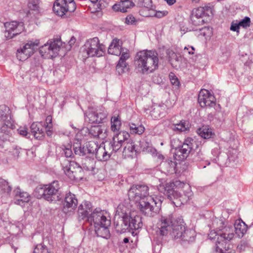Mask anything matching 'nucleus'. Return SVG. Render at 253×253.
Returning a JSON list of instances; mask_svg holds the SVG:
<instances>
[{
    "mask_svg": "<svg viewBox=\"0 0 253 253\" xmlns=\"http://www.w3.org/2000/svg\"><path fill=\"white\" fill-rule=\"evenodd\" d=\"M134 63L142 73H152L158 68V53L153 50L140 51L135 57Z\"/></svg>",
    "mask_w": 253,
    "mask_h": 253,
    "instance_id": "f257e3e1",
    "label": "nucleus"
},
{
    "mask_svg": "<svg viewBox=\"0 0 253 253\" xmlns=\"http://www.w3.org/2000/svg\"><path fill=\"white\" fill-rule=\"evenodd\" d=\"M91 218L97 235L104 238H109L110 236L108 229L111 225L110 217H107L104 212H95Z\"/></svg>",
    "mask_w": 253,
    "mask_h": 253,
    "instance_id": "f03ea898",
    "label": "nucleus"
},
{
    "mask_svg": "<svg viewBox=\"0 0 253 253\" xmlns=\"http://www.w3.org/2000/svg\"><path fill=\"white\" fill-rule=\"evenodd\" d=\"M162 200L158 197L150 196L138 204L137 207L144 215L153 217L158 213L162 205Z\"/></svg>",
    "mask_w": 253,
    "mask_h": 253,
    "instance_id": "7ed1b4c3",
    "label": "nucleus"
},
{
    "mask_svg": "<svg viewBox=\"0 0 253 253\" xmlns=\"http://www.w3.org/2000/svg\"><path fill=\"white\" fill-rule=\"evenodd\" d=\"M217 223L220 226L218 228V237L217 238L216 243L226 251L229 249V242L234 237V229L233 226H224V223L221 220H217Z\"/></svg>",
    "mask_w": 253,
    "mask_h": 253,
    "instance_id": "20e7f679",
    "label": "nucleus"
},
{
    "mask_svg": "<svg viewBox=\"0 0 253 253\" xmlns=\"http://www.w3.org/2000/svg\"><path fill=\"white\" fill-rule=\"evenodd\" d=\"M61 165L65 174L71 180H81L83 178L82 167L75 161L65 159L61 162Z\"/></svg>",
    "mask_w": 253,
    "mask_h": 253,
    "instance_id": "39448f33",
    "label": "nucleus"
},
{
    "mask_svg": "<svg viewBox=\"0 0 253 253\" xmlns=\"http://www.w3.org/2000/svg\"><path fill=\"white\" fill-rule=\"evenodd\" d=\"M84 49L89 57H101L105 52V46L100 42L97 37L88 40L84 45Z\"/></svg>",
    "mask_w": 253,
    "mask_h": 253,
    "instance_id": "423d86ee",
    "label": "nucleus"
},
{
    "mask_svg": "<svg viewBox=\"0 0 253 253\" xmlns=\"http://www.w3.org/2000/svg\"><path fill=\"white\" fill-rule=\"evenodd\" d=\"M180 224L174 219L172 214L162 216L157 223L158 232L162 236H166L169 233L171 235L174 228Z\"/></svg>",
    "mask_w": 253,
    "mask_h": 253,
    "instance_id": "0eeeda50",
    "label": "nucleus"
},
{
    "mask_svg": "<svg viewBox=\"0 0 253 253\" xmlns=\"http://www.w3.org/2000/svg\"><path fill=\"white\" fill-rule=\"evenodd\" d=\"M149 188L145 185H133L128 191L127 195L130 201L140 204L142 201L149 197Z\"/></svg>",
    "mask_w": 253,
    "mask_h": 253,
    "instance_id": "6e6552de",
    "label": "nucleus"
},
{
    "mask_svg": "<svg viewBox=\"0 0 253 253\" xmlns=\"http://www.w3.org/2000/svg\"><path fill=\"white\" fill-rule=\"evenodd\" d=\"M76 9V4L74 0H56L53 6L54 12L60 16L68 12H73Z\"/></svg>",
    "mask_w": 253,
    "mask_h": 253,
    "instance_id": "1a4fd4ad",
    "label": "nucleus"
},
{
    "mask_svg": "<svg viewBox=\"0 0 253 253\" xmlns=\"http://www.w3.org/2000/svg\"><path fill=\"white\" fill-rule=\"evenodd\" d=\"M1 126L0 128V145L4 143V145L10 144V138L12 134V130L15 128L12 120L0 122Z\"/></svg>",
    "mask_w": 253,
    "mask_h": 253,
    "instance_id": "9d476101",
    "label": "nucleus"
},
{
    "mask_svg": "<svg viewBox=\"0 0 253 253\" xmlns=\"http://www.w3.org/2000/svg\"><path fill=\"white\" fill-rule=\"evenodd\" d=\"M40 44L38 40L28 41L20 49L17 50V57L20 60H25L33 54Z\"/></svg>",
    "mask_w": 253,
    "mask_h": 253,
    "instance_id": "9b49d317",
    "label": "nucleus"
},
{
    "mask_svg": "<svg viewBox=\"0 0 253 253\" xmlns=\"http://www.w3.org/2000/svg\"><path fill=\"white\" fill-rule=\"evenodd\" d=\"M92 211V205L90 202L88 201H84L78 207V219L79 221H85L92 223V216L95 212H104L103 211H98L97 210H94L93 212L89 215V213Z\"/></svg>",
    "mask_w": 253,
    "mask_h": 253,
    "instance_id": "f8f14e48",
    "label": "nucleus"
},
{
    "mask_svg": "<svg viewBox=\"0 0 253 253\" xmlns=\"http://www.w3.org/2000/svg\"><path fill=\"white\" fill-rule=\"evenodd\" d=\"M198 102L202 107H209L220 108V105H216L215 98L209 90L203 89L200 91L198 95Z\"/></svg>",
    "mask_w": 253,
    "mask_h": 253,
    "instance_id": "ddd939ff",
    "label": "nucleus"
},
{
    "mask_svg": "<svg viewBox=\"0 0 253 253\" xmlns=\"http://www.w3.org/2000/svg\"><path fill=\"white\" fill-rule=\"evenodd\" d=\"M5 30L4 36L7 39H11L23 31L24 24L22 22L12 21L4 23Z\"/></svg>",
    "mask_w": 253,
    "mask_h": 253,
    "instance_id": "4468645a",
    "label": "nucleus"
},
{
    "mask_svg": "<svg viewBox=\"0 0 253 253\" xmlns=\"http://www.w3.org/2000/svg\"><path fill=\"white\" fill-rule=\"evenodd\" d=\"M183 185L182 193L181 192L177 191L174 194V200L172 202L174 205L184 204L188 201L191 200L193 197V193L192 192L191 187L188 185H185L184 183Z\"/></svg>",
    "mask_w": 253,
    "mask_h": 253,
    "instance_id": "2eb2a0df",
    "label": "nucleus"
},
{
    "mask_svg": "<svg viewBox=\"0 0 253 253\" xmlns=\"http://www.w3.org/2000/svg\"><path fill=\"white\" fill-rule=\"evenodd\" d=\"M194 233L190 229H185L184 225L180 224L173 229L171 236L174 239H181V240L188 242L194 240Z\"/></svg>",
    "mask_w": 253,
    "mask_h": 253,
    "instance_id": "dca6fc26",
    "label": "nucleus"
},
{
    "mask_svg": "<svg viewBox=\"0 0 253 253\" xmlns=\"http://www.w3.org/2000/svg\"><path fill=\"white\" fill-rule=\"evenodd\" d=\"M181 183L179 181H176L173 182H169L165 185L160 184L158 187V190L167 196L168 198L172 201L174 199V194L178 191L177 186Z\"/></svg>",
    "mask_w": 253,
    "mask_h": 253,
    "instance_id": "f3484780",
    "label": "nucleus"
},
{
    "mask_svg": "<svg viewBox=\"0 0 253 253\" xmlns=\"http://www.w3.org/2000/svg\"><path fill=\"white\" fill-rule=\"evenodd\" d=\"M78 205V200L74 194L69 192L65 197L63 211L65 212L73 211Z\"/></svg>",
    "mask_w": 253,
    "mask_h": 253,
    "instance_id": "a211bd4d",
    "label": "nucleus"
},
{
    "mask_svg": "<svg viewBox=\"0 0 253 253\" xmlns=\"http://www.w3.org/2000/svg\"><path fill=\"white\" fill-rule=\"evenodd\" d=\"M59 189V185L57 181H54L51 184L45 185L46 200L48 201H53Z\"/></svg>",
    "mask_w": 253,
    "mask_h": 253,
    "instance_id": "6ab92c4d",
    "label": "nucleus"
},
{
    "mask_svg": "<svg viewBox=\"0 0 253 253\" xmlns=\"http://www.w3.org/2000/svg\"><path fill=\"white\" fill-rule=\"evenodd\" d=\"M106 116L104 113H98L92 111H89L86 115L85 120L91 124H99L103 122Z\"/></svg>",
    "mask_w": 253,
    "mask_h": 253,
    "instance_id": "aec40b11",
    "label": "nucleus"
},
{
    "mask_svg": "<svg viewBox=\"0 0 253 253\" xmlns=\"http://www.w3.org/2000/svg\"><path fill=\"white\" fill-rule=\"evenodd\" d=\"M128 217L118 218L114 223L117 232L122 234L127 231L129 232V226H128Z\"/></svg>",
    "mask_w": 253,
    "mask_h": 253,
    "instance_id": "412c9836",
    "label": "nucleus"
},
{
    "mask_svg": "<svg viewBox=\"0 0 253 253\" xmlns=\"http://www.w3.org/2000/svg\"><path fill=\"white\" fill-rule=\"evenodd\" d=\"M15 204L21 205L23 203H27L30 201V195L26 192H22L19 188L14 190Z\"/></svg>",
    "mask_w": 253,
    "mask_h": 253,
    "instance_id": "4be33fe9",
    "label": "nucleus"
},
{
    "mask_svg": "<svg viewBox=\"0 0 253 253\" xmlns=\"http://www.w3.org/2000/svg\"><path fill=\"white\" fill-rule=\"evenodd\" d=\"M128 226H129V232L131 230H136L142 227L143 223L142 218L139 215H135L134 217L128 216Z\"/></svg>",
    "mask_w": 253,
    "mask_h": 253,
    "instance_id": "5701e85b",
    "label": "nucleus"
},
{
    "mask_svg": "<svg viewBox=\"0 0 253 253\" xmlns=\"http://www.w3.org/2000/svg\"><path fill=\"white\" fill-rule=\"evenodd\" d=\"M134 4L130 0H120L119 4H115L113 6V8L116 11H120L123 13L127 12V9L133 7Z\"/></svg>",
    "mask_w": 253,
    "mask_h": 253,
    "instance_id": "b1692460",
    "label": "nucleus"
},
{
    "mask_svg": "<svg viewBox=\"0 0 253 253\" xmlns=\"http://www.w3.org/2000/svg\"><path fill=\"white\" fill-rule=\"evenodd\" d=\"M120 41L117 39H113L108 49L109 54L119 56L122 53V47Z\"/></svg>",
    "mask_w": 253,
    "mask_h": 253,
    "instance_id": "393cba45",
    "label": "nucleus"
},
{
    "mask_svg": "<svg viewBox=\"0 0 253 253\" xmlns=\"http://www.w3.org/2000/svg\"><path fill=\"white\" fill-rule=\"evenodd\" d=\"M89 134L94 137H98L101 139L106 138V129L102 128L100 126H92L89 129Z\"/></svg>",
    "mask_w": 253,
    "mask_h": 253,
    "instance_id": "a878e982",
    "label": "nucleus"
},
{
    "mask_svg": "<svg viewBox=\"0 0 253 253\" xmlns=\"http://www.w3.org/2000/svg\"><path fill=\"white\" fill-rule=\"evenodd\" d=\"M124 150L123 155L125 157H132L133 154L135 153V147L134 142L130 139L126 143H124Z\"/></svg>",
    "mask_w": 253,
    "mask_h": 253,
    "instance_id": "bb28decb",
    "label": "nucleus"
},
{
    "mask_svg": "<svg viewBox=\"0 0 253 253\" xmlns=\"http://www.w3.org/2000/svg\"><path fill=\"white\" fill-rule=\"evenodd\" d=\"M111 154L106 150L105 146H99L96 151L95 157L98 161H106L109 159Z\"/></svg>",
    "mask_w": 253,
    "mask_h": 253,
    "instance_id": "cd10ccee",
    "label": "nucleus"
},
{
    "mask_svg": "<svg viewBox=\"0 0 253 253\" xmlns=\"http://www.w3.org/2000/svg\"><path fill=\"white\" fill-rule=\"evenodd\" d=\"M57 152L59 153L58 155L66 158H71L73 155L72 145L69 143L57 147Z\"/></svg>",
    "mask_w": 253,
    "mask_h": 253,
    "instance_id": "c85d7f7f",
    "label": "nucleus"
},
{
    "mask_svg": "<svg viewBox=\"0 0 253 253\" xmlns=\"http://www.w3.org/2000/svg\"><path fill=\"white\" fill-rule=\"evenodd\" d=\"M235 233L239 238L242 237L247 230V226L243 221H236L233 226Z\"/></svg>",
    "mask_w": 253,
    "mask_h": 253,
    "instance_id": "c756f323",
    "label": "nucleus"
},
{
    "mask_svg": "<svg viewBox=\"0 0 253 253\" xmlns=\"http://www.w3.org/2000/svg\"><path fill=\"white\" fill-rule=\"evenodd\" d=\"M129 213V207L128 205H125L124 203L120 204L116 210V214L115 218H123V217H128Z\"/></svg>",
    "mask_w": 253,
    "mask_h": 253,
    "instance_id": "7c9ffc66",
    "label": "nucleus"
},
{
    "mask_svg": "<svg viewBox=\"0 0 253 253\" xmlns=\"http://www.w3.org/2000/svg\"><path fill=\"white\" fill-rule=\"evenodd\" d=\"M0 146L2 148H5V150H8L15 159L18 158L19 154L22 151V149L20 147L10 143L7 146L4 145V143L1 144Z\"/></svg>",
    "mask_w": 253,
    "mask_h": 253,
    "instance_id": "2f4dec72",
    "label": "nucleus"
},
{
    "mask_svg": "<svg viewBox=\"0 0 253 253\" xmlns=\"http://www.w3.org/2000/svg\"><path fill=\"white\" fill-rule=\"evenodd\" d=\"M113 138V141L117 142H120L124 144L128 141L129 137L130 136L129 133L126 131H122L120 132H115Z\"/></svg>",
    "mask_w": 253,
    "mask_h": 253,
    "instance_id": "473e14b6",
    "label": "nucleus"
},
{
    "mask_svg": "<svg viewBox=\"0 0 253 253\" xmlns=\"http://www.w3.org/2000/svg\"><path fill=\"white\" fill-rule=\"evenodd\" d=\"M12 120L10 110L5 105H0V122Z\"/></svg>",
    "mask_w": 253,
    "mask_h": 253,
    "instance_id": "72a5a7b5",
    "label": "nucleus"
},
{
    "mask_svg": "<svg viewBox=\"0 0 253 253\" xmlns=\"http://www.w3.org/2000/svg\"><path fill=\"white\" fill-rule=\"evenodd\" d=\"M198 134L204 139L211 138L214 134L208 126H203L197 130Z\"/></svg>",
    "mask_w": 253,
    "mask_h": 253,
    "instance_id": "f704fd0d",
    "label": "nucleus"
},
{
    "mask_svg": "<svg viewBox=\"0 0 253 253\" xmlns=\"http://www.w3.org/2000/svg\"><path fill=\"white\" fill-rule=\"evenodd\" d=\"M171 128L173 130L177 132H182L187 130L189 128V123L188 122L182 120L178 124H173L172 125Z\"/></svg>",
    "mask_w": 253,
    "mask_h": 253,
    "instance_id": "c9c22d12",
    "label": "nucleus"
},
{
    "mask_svg": "<svg viewBox=\"0 0 253 253\" xmlns=\"http://www.w3.org/2000/svg\"><path fill=\"white\" fill-rule=\"evenodd\" d=\"M175 157L177 160H183L186 159L191 152L186 148H183L182 147H179L175 150Z\"/></svg>",
    "mask_w": 253,
    "mask_h": 253,
    "instance_id": "e433bc0d",
    "label": "nucleus"
},
{
    "mask_svg": "<svg viewBox=\"0 0 253 253\" xmlns=\"http://www.w3.org/2000/svg\"><path fill=\"white\" fill-rule=\"evenodd\" d=\"M73 150L74 153L76 155L79 156H84L85 157L87 156L85 145L82 146L80 143H76L73 145Z\"/></svg>",
    "mask_w": 253,
    "mask_h": 253,
    "instance_id": "4c0bfd02",
    "label": "nucleus"
},
{
    "mask_svg": "<svg viewBox=\"0 0 253 253\" xmlns=\"http://www.w3.org/2000/svg\"><path fill=\"white\" fill-rule=\"evenodd\" d=\"M82 169L86 170H93L95 167V161L93 159H90L88 156H86L82 162Z\"/></svg>",
    "mask_w": 253,
    "mask_h": 253,
    "instance_id": "58836bf2",
    "label": "nucleus"
},
{
    "mask_svg": "<svg viewBox=\"0 0 253 253\" xmlns=\"http://www.w3.org/2000/svg\"><path fill=\"white\" fill-rule=\"evenodd\" d=\"M49 42L44 44L43 45L40 47L39 52L40 54L43 58H48L49 57H53V55L52 54Z\"/></svg>",
    "mask_w": 253,
    "mask_h": 253,
    "instance_id": "ea45409f",
    "label": "nucleus"
},
{
    "mask_svg": "<svg viewBox=\"0 0 253 253\" xmlns=\"http://www.w3.org/2000/svg\"><path fill=\"white\" fill-rule=\"evenodd\" d=\"M111 129L114 133L119 131L122 123L119 116H113L111 120Z\"/></svg>",
    "mask_w": 253,
    "mask_h": 253,
    "instance_id": "a19ab883",
    "label": "nucleus"
},
{
    "mask_svg": "<svg viewBox=\"0 0 253 253\" xmlns=\"http://www.w3.org/2000/svg\"><path fill=\"white\" fill-rule=\"evenodd\" d=\"M39 0H29L28 4V7L29 10L25 11L24 12L28 16L31 14V11H39Z\"/></svg>",
    "mask_w": 253,
    "mask_h": 253,
    "instance_id": "79ce46f5",
    "label": "nucleus"
},
{
    "mask_svg": "<svg viewBox=\"0 0 253 253\" xmlns=\"http://www.w3.org/2000/svg\"><path fill=\"white\" fill-rule=\"evenodd\" d=\"M49 44V46H51L50 47L53 56L55 54L57 53L58 51L59 50L61 46L62 45V42L61 40L58 39L54 40L53 42H50Z\"/></svg>",
    "mask_w": 253,
    "mask_h": 253,
    "instance_id": "37998d69",
    "label": "nucleus"
},
{
    "mask_svg": "<svg viewBox=\"0 0 253 253\" xmlns=\"http://www.w3.org/2000/svg\"><path fill=\"white\" fill-rule=\"evenodd\" d=\"M162 165L167 173H173L175 172L176 165L175 162L172 161H165L163 162Z\"/></svg>",
    "mask_w": 253,
    "mask_h": 253,
    "instance_id": "c03bdc74",
    "label": "nucleus"
},
{
    "mask_svg": "<svg viewBox=\"0 0 253 253\" xmlns=\"http://www.w3.org/2000/svg\"><path fill=\"white\" fill-rule=\"evenodd\" d=\"M31 133L36 138L40 139L42 136L43 131L40 129L36 123H33L31 126Z\"/></svg>",
    "mask_w": 253,
    "mask_h": 253,
    "instance_id": "a18cd8bd",
    "label": "nucleus"
},
{
    "mask_svg": "<svg viewBox=\"0 0 253 253\" xmlns=\"http://www.w3.org/2000/svg\"><path fill=\"white\" fill-rule=\"evenodd\" d=\"M169 60L171 65L173 67H177V63L180 60V57L172 51H169L168 52Z\"/></svg>",
    "mask_w": 253,
    "mask_h": 253,
    "instance_id": "49530a36",
    "label": "nucleus"
},
{
    "mask_svg": "<svg viewBox=\"0 0 253 253\" xmlns=\"http://www.w3.org/2000/svg\"><path fill=\"white\" fill-rule=\"evenodd\" d=\"M129 130L130 132L132 134H137L140 135L144 132L145 128L142 125L137 126L134 124H129Z\"/></svg>",
    "mask_w": 253,
    "mask_h": 253,
    "instance_id": "de8ad7c7",
    "label": "nucleus"
},
{
    "mask_svg": "<svg viewBox=\"0 0 253 253\" xmlns=\"http://www.w3.org/2000/svg\"><path fill=\"white\" fill-rule=\"evenodd\" d=\"M85 148L87 155L96 153L98 148V145L94 141H89L86 143Z\"/></svg>",
    "mask_w": 253,
    "mask_h": 253,
    "instance_id": "09e8293b",
    "label": "nucleus"
},
{
    "mask_svg": "<svg viewBox=\"0 0 253 253\" xmlns=\"http://www.w3.org/2000/svg\"><path fill=\"white\" fill-rule=\"evenodd\" d=\"M195 141L192 138L188 137L185 139L184 142L181 147L183 148H186L190 151L194 149Z\"/></svg>",
    "mask_w": 253,
    "mask_h": 253,
    "instance_id": "8fccbe9b",
    "label": "nucleus"
},
{
    "mask_svg": "<svg viewBox=\"0 0 253 253\" xmlns=\"http://www.w3.org/2000/svg\"><path fill=\"white\" fill-rule=\"evenodd\" d=\"M35 195L38 199L43 197L46 199L45 185L37 187L35 191Z\"/></svg>",
    "mask_w": 253,
    "mask_h": 253,
    "instance_id": "3c124183",
    "label": "nucleus"
},
{
    "mask_svg": "<svg viewBox=\"0 0 253 253\" xmlns=\"http://www.w3.org/2000/svg\"><path fill=\"white\" fill-rule=\"evenodd\" d=\"M0 189L4 193L9 194L11 191V187L6 180L1 178L0 179Z\"/></svg>",
    "mask_w": 253,
    "mask_h": 253,
    "instance_id": "603ef678",
    "label": "nucleus"
},
{
    "mask_svg": "<svg viewBox=\"0 0 253 253\" xmlns=\"http://www.w3.org/2000/svg\"><path fill=\"white\" fill-rule=\"evenodd\" d=\"M33 253H51L47 248L44 245L40 244L37 245L34 248Z\"/></svg>",
    "mask_w": 253,
    "mask_h": 253,
    "instance_id": "864d4df0",
    "label": "nucleus"
},
{
    "mask_svg": "<svg viewBox=\"0 0 253 253\" xmlns=\"http://www.w3.org/2000/svg\"><path fill=\"white\" fill-rule=\"evenodd\" d=\"M204 16H206L204 13V9L202 7H199L192 10L191 17L203 18Z\"/></svg>",
    "mask_w": 253,
    "mask_h": 253,
    "instance_id": "5fc2aeb1",
    "label": "nucleus"
},
{
    "mask_svg": "<svg viewBox=\"0 0 253 253\" xmlns=\"http://www.w3.org/2000/svg\"><path fill=\"white\" fill-rule=\"evenodd\" d=\"M137 4L140 7L151 8L152 7V0H137Z\"/></svg>",
    "mask_w": 253,
    "mask_h": 253,
    "instance_id": "6e6d98bb",
    "label": "nucleus"
},
{
    "mask_svg": "<svg viewBox=\"0 0 253 253\" xmlns=\"http://www.w3.org/2000/svg\"><path fill=\"white\" fill-rule=\"evenodd\" d=\"M122 143L120 142H117L113 141L112 143H110L109 144V148H111L112 150L111 153H112L113 152H116L118 150H119L122 146H123Z\"/></svg>",
    "mask_w": 253,
    "mask_h": 253,
    "instance_id": "4d7b16f0",
    "label": "nucleus"
},
{
    "mask_svg": "<svg viewBox=\"0 0 253 253\" xmlns=\"http://www.w3.org/2000/svg\"><path fill=\"white\" fill-rule=\"evenodd\" d=\"M127 70L126 63H119L116 66V71L119 74L124 73Z\"/></svg>",
    "mask_w": 253,
    "mask_h": 253,
    "instance_id": "13d9d810",
    "label": "nucleus"
},
{
    "mask_svg": "<svg viewBox=\"0 0 253 253\" xmlns=\"http://www.w3.org/2000/svg\"><path fill=\"white\" fill-rule=\"evenodd\" d=\"M191 20L192 24L195 26H202L205 23L204 20L202 18L191 17Z\"/></svg>",
    "mask_w": 253,
    "mask_h": 253,
    "instance_id": "bf43d9fd",
    "label": "nucleus"
},
{
    "mask_svg": "<svg viewBox=\"0 0 253 253\" xmlns=\"http://www.w3.org/2000/svg\"><path fill=\"white\" fill-rule=\"evenodd\" d=\"M241 27L247 28L250 26L251 19L249 17H245L243 19L239 22Z\"/></svg>",
    "mask_w": 253,
    "mask_h": 253,
    "instance_id": "052dcab7",
    "label": "nucleus"
},
{
    "mask_svg": "<svg viewBox=\"0 0 253 253\" xmlns=\"http://www.w3.org/2000/svg\"><path fill=\"white\" fill-rule=\"evenodd\" d=\"M121 55V56L119 61V63H126V60L128 59L130 56L129 53L128 52V51L126 52L122 51Z\"/></svg>",
    "mask_w": 253,
    "mask_h": 253,
    "instance_id": "680f3d73",
    "label": "nucleus"
},
{
    "mask_svg": "<svg viewBox=\"0 0 253 253\" xmlns=\"http://www.w3.org/2000/svg\"><path fill=\"white\" fill-rule=\"evenodd\" d=\"M240 27L241 26L239 25V22H237V21L236 22L235 21H233L231 23L230 29L232 31L236 32L237 33H239Z\"/></svg>",
    "mask_w": 253,
    "mask_h": 253,
    "instance_id": "e2e57ef3",
    "label": "nucleus"
},
{
    "mask_svg": "<svg viewBox=\"0 0 253 253\" xmlns=\"http://www.w3.org/2000/svg\"><path fill=\"white\" fill-rule=\"evenodd\" d=\"M17 131L21 135L26 136L28 134V128L26 126H21L18 129Z\"/></svg>",
    "mask_w": 253,
    "mask_h": 253,
    "instance_id": "0e129e2a",
    "label": "nucleus"
},
{
    "mask_svg": "<svg viewBox=\"0 0 253 253\" xmlns=\"http://www.w3.org/2000/svg\"><path fill=\"white\" fill-rule=\"evenodd\" d=\"M218 228H217V230H211L210 234H209V238L211 240L213 239H217V238L218 237Z\"/></svg>",
    "mask_w": 253,
    "mask_h": 253,
    "instance_id": "69168bd1",
    "label": "nucleus"
},
{
    "mask_svg": "<svg viewBox=\"0 0 253 253\" xmlns=\"http://www.w3.org/2000/svg\"><path fill=\"white\" fill-rule=\"evenodd\" d=\"M204 9V13L206 16H209L210 14H213V8L210 6H205L202 7Z\"/></svg>",
    "mask_w": 253,
    "mask_h": 253,
    "instance_id": "338daca9",
    "label": "nucleus"
},
{
    "mask_svg": "<svg viewBox=\"0 0 253 253\" xmlns=\"http://www.w3.org/2000/svg\"><path fill=\"white\" fill-rule=\"evenodd\" d=\"M135 21V18L132 15H129L126 18V23L127 24H133Z\"/></svg>",
    "mask_w": 253,
    "mask_h": 253,
    "instance_id": "774afa93",
    "label": "nucleus"
}]
</instances>
